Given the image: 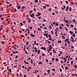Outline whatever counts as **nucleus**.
I'll return each mask as SVG.
<instances>
[{
	"label": "nucleus",
	"instance_id": "c85d7f7f",
	"mask_svg": "<svg viewBox=\"0 0 77 77\" xmlns=\"http://www.w3.org/2000/svg\"><path fill=\"white\" fill-rule=\"evenodd\" d=\"M52 55V52H51L50 53L49 55L51 56Z\"/></svg>",
	"mask_w": 77,
	"mask_h": 77
},
{
	"label": "nucleus",
	"instance_id": "ddd939ff",
	"mask_svg": "<svg viewBox=\"0 0 77 77\" xmlns=\"http://www.w3.org/2000/svg\"><path fill=\"white\" fill-rule=\"evenodd\" d=\"M66 23H67L68 24H69V22L68 21V20H66Z\"/></svg>",
	"mask_w": 77,
	"mask_h": 77
},
{
	"label": "nucleus",
	"instance_id": "79ce46f5",
	"mask_svg": "<svg viewBox=\"0 0 77 77\" xmlns=\"http://www.w3.org/2000/svg\"><path fill=\"white\" fill-rule=\"evenodd\" d=\"M66 26H67V27H69V25L68 24H66Z\"/></svg>",
	"mask_w": 77,
	"mask_h": 77
},
{
	"label": "nucleus",
	"instance_id": "bf43d9fd",
	"mask_svg": "<svg viewBox=\"0 0 77 77\" xmlns=\"http://www.w3.org/2000/svg\"><path fill=\"white\" fill-rule=\"evenodd\" d=\"M2 43L3 44H5V42H2Z\"/></svg>",
	"mask_w": 77,
	"mask_h": 77
},
{
	"label": "nucleus",
	"instance_id": "0eeeda50",
	"mask_svg": "<svg viewBox=\"0 0 77 77\" xmlns=\"http://www.w3.org/2000/svg\"><path fill=\"white\" fill-rule=\"evenodd\" d=\"M41 49H42V50H45L46 48L45 47H41Z\"/></svg>",
	"mask_w": 77,
	"mask_h": 77
},
{
	"label": "nucleus",
	"instance_id": "7c9ffc66",
	"mask_svg": "<svg viewBox=\"0 0 77 77\" xmlns=\"http://www.w3.org/2000/svg\"><path fill=\"white\" fill-rule=\"evenodd\" d=\"M71 41L72 42H74V39H72Z\"/></svg>",
	"mask_w": 77,
	"mask_h": 77
},
{
	"label": "nucleus",
	"instance_id": "680f3d73",
	"mask_svg": "<svg viewBox=\"0 0 77 77\" xmlns=\"http://www.w3.org/2000/svg\"><path fill=\"white\" fill-rule=\"evenodd\" d=\"M60 54H62V53H63V52L62 51H60Z\"/></svg>",
	"mask_w": 77,
	"mask_h": 77
},
{
	"label": "nucleus",
	"instance_id": "052dcab7",
	"mask_svg": "<svg viewBox=\"0 0 77 77\" xmlns=\"http://www.w3.org/2000/svg\"><path fill=\"white\" fill-rule=\"evenodd\" d=\"M73 63V61H71V65H72V64Z\"/></svg>",
	"mask_w": 77,
	"mask_h": 77
},
{
	"label": "nucleus",
	"instance_id": "69168bd1",
	"mask_svg": "<svg viewBox=\"0 0 77 77\" xmlns=\"http://www.w3.org/2000/svg\"><path fill=\"white\" fill-rule=\"evenodd\" d=\"M70 26H71L72 27H74V25H71Z\"/></svg>",
	"mask_w": 77,
	"mask_h": 77
},
{
	"label": "nucleus",
	"instance_id": "6ab92c4d",
	"mask_svg": "<svg viewBox=\"0 0 77 77\" xmlns=\"http://www.w3.org/2000/svg\"><path fill=\"white\" fill-rule=\"evenodd\" d=\"M37 53L38 54H39V53H40V50H38Z\"/></svg>",
	"mask_w": 77,
	"mask_h": 77
},
{
	"label": "nucleus",
	"instance_id": "20e7f679",
	"mask_svg": "<svg viewBox=\"0 0 77 77\" xmlns=\"http://www.w3.org/2000/svg\"><path fill=\"white\" fill-rule=\"evenodd\" d=\"M68 9H69V7L67 6L66 7V11H68Z\"/></svg>",
	"mask_w": 77,
	"mask_h": 77
},
{
	"label": "nucleus",
	"instance_id": "4468645a",
	"mask_svg": "<svg viewBox=\"0 0 77 77\" xmlns=\"http://www.w3.org/2000/svg\"><path fill=\"white\" fill-rule=\"evenodd\" d=\"M72 10V8H71L69 7V11L70 12H71Z\"/></svg>",
	"mask_w": 77,
	"mask_h": 77
},
{
	"label": "nucleus",
	"instance_id": "39448f33",
	"mask_svg": "<svg viewBox=\"0 0 77 77\" xmlns=\"http://www.w3.org/2000/svg\"><path fill=\"white\" fill-rule=\"evenodd\" d=\"M69 41V40L68 38H66V39H65V41L66 43L67 42Z\"/></svg>",
	"mask_w": 77,
	"mask_h": 77
},
{
	"label": "nucleus",
	"instance_id": "5fc2aeb1",
	"mask_svg": "<svg viewBox=\"0 0 77 77\" xmlns=\"http://www.w3.org/2000/svg\"><path fill=\"white\" fill-rule=\"evenodd\" d=\"M52 59L53 60H55V59L54 58H52Z\"/></svg>",
	"mask_w": 77,
	"mask_h": 77
},
{
	"label": "nucleus",
	"instance_id": "8fccbe9b",
	"mask_svg": "<svg viewBox=\"0 0 77 77\" xmlns=\"http://www.w3.org/2000/svg\"><path fill=\"white\" fill-rule=\"evenodd\" d=\"M73 22H74L75 23H76V22H75V19H74Z\"/></svg>",
	"mask_w": 77,
	"mask_h": 77
},
{
	"label": "nucleus",
	"instance_id": "9d476101",
	"mask_svg": "<svg viewBox=\"0 0 77 77\" xmlns=\"http://www.w3.org/2000/svg\"><path fill=\"white\" fill-rule=\"evenodd\" d=\"M30 35H31V36L32 37H35V35H33L32 34H31Z\"/></svg>",
	"mask_w": 77,
	"mask_h": 77
},
{
	"label": "nucleus",
	"instance_id": "c03bdc74",
	"mask_svg": "<svg viewBox=\"0 0 77 77\" xmlns=\"http://www.w3.org/2000/svg\"><path fill=\"white\" fill-rule=\"evenodd\" d=\"M33 10L35 12H36V8H33Z\"/></svg>",
	"mask_w": 77,
	"mask_h": 77
},
{
	"label": "nucleus",
	"instance_id": "4c0bfd02",
	"mask_svg": "<svg viewBox=\"0 0 77 77\" xmlns=\"http://www.w3.org/2000/svg\"><path fill=\"white\" fill-rule=\"evenodd\" d=\"M12 52L13 53V54H15V52L12 51Z\"/></svg>",
	"mask_w": 77,
	"mask_h": 77
},
{
	"label": "nucleus",
	"instance_id": "4d7b16f0",
	"mask_svg": "<svg viewBox=\"0 0 77 77\" xmlns=\"http://www.w3.org/2000/svg\"><path fill=\"white\" fill-rule=\"evenodd\" d=\"M1 20H4V18H3V17L1 18Z\"/></svg>",
	"mask_w": 77,
	"mask_h": 77
},
{
	"label": "nucleus",
	"instance_id": "5701e85b",
	"mask_svg": "<svg viewBox=\"0 0 77 77\" xmlns=\"http://www.w3.org/2000/svg\"><path fill=\"white\" fill-rule=\"evenodd\" d=\"M20 25L21 26H23V24L22 23H20Z\"/></svg>",
	"mask_w": 77,
	"mask_h": 77
},
{
	"label": "nucleus",
	"instance_id": "09e8293b",
	"mask_svg": "<svg viewBox=\"0 0 77 77\" xmlns=\"http://www.w3.org/2000/svg\"><path fill=\"white\" fill-rule=\"evenodd\" d=\"M48 37L49 38H51V36H50V35H48Z\"/></svg>",
	"mask_w": 77,
	"mask_h": 77
},
{
	"label": "nucleus",
	"instance_id": "f03ea898",
	"mask_svg": "<svg viewBox=\"0 0 77 77\" xmlns=\"http://www.w3.org/2000/svg\"><path fill=\"white\" fill-rule=\"evenodd\" d=\"M64 36H66V34H63L62 36H61V38H62L63 39H65V37Z\"/></svg>",
	"mask_w": 77,
	"mask_h": 77
},
{
	"label": "nucleus",
	"instance_id": "6e6d98bb",
	"mask_svg": "<svg viewBox=\"0 0 77 77\" xmlns=\"http://www.w3.org/2000/svg\"><path fill=\"white\" fill-rule=\"evenodd\" d=\"M44 29H45V30H47V28L46 27H44Z\"/></svg>",
	"mask_w": 77,
	"mask_h": 77
},
{
	"label": "nucleus",
	"instance_id": "a19ab883",
	"mask_svg": "<svg viewBox=\"0 0 77 77\" xmlns=\"http://www.w3.org/2000/svg\"><path fill=\"white\" fill-rule=\"evenodd\" d=\"M43 21L44 22H46V21H47V20L45 19H43Z\"/></svg>",
	"mask_w": 77,
	"mask_h": 77
},
{
	"label": "nucleus",
	"instance_id": "423d86ee",
	"mask_svg": "<svg viewBox=\"0 0 77 77\" xmlns=\"http://www.w3.org/2000/svg\"><path fill=\"white\" fill-rule=\"evenodd\" d=\"M34 13H32V14H30V16L31 17H33L34 16Z\"/></svg>",
	"mask_w": 77,
	"mask_h": 77
},
{
	"label": "nucleus",
	"instance_id": "393cba45",
	"mask_svg": "<svg viewBox=\"0 0 77 77\" xmlns=\"http://www.w3.org/2000/svg\"><path fill=\"white\" fill-rule=\"evenodd\" d=\"M55 60L56 62H58L59 61V60H58V59L57 58H56Z\"/></svg>",
	"mask_w": 77,
	"mask_h": 77
},
{
	"label": "nucleus",
	"instance_id": "ea45409f",
	"mask_svg": "<svg viewBox=\"0 0 77 77\" xmlns=\"http://www.w3.org/2000/svg\"><path fill=\"white\" fill-rule=\"evenodd\" d=\"M49 11H51V8H50L48 9Z\"/></svg>",
	"mask_w": 77,
	"mask_h": 77
},
{
	"label": "nucleus",
	"instance_id": "f3484780",
	"mask_svg": "<svg viewBox=\"0 0 77 77\" xmlns=\"http://www.w3.org/2000/svg\"><path fill=\"white\" fill-rule=\"evenodd\" d=\"M65 69L66 70H67V69H68V68L66 66L65 67Z\"/></svg>",
	"mask_w": 77,
	"mask_h": 77
},
{
	"label": "nucleus",
	"instance_id": "a878e982",
	"mask_svg": "<svg viewBox=\"0 0 77 77\" xmlns=\"http://www.w3.org/2000/svg\"><path fill=\"white\" fill-rule=\"evenodd\" d=\"M31 63H32H32H33V60L31 59Z\"/></svg>",
	"mask_w": 77,
	"mask_h": 77
},
{
	"label": "nucleus",
	"instance_id": "49530a36",
	"mask_svg": "<svg viewBox=\"0 0 77 77\" xmlns=\"http://www.w3.org/2000/svg\"><path fill=\"white\" fill-rule=\"evenodd\" d=\"M49 28L50 29H52V27L51 26H49Z\"/></svg>",
	"mask_w": 77,
	"mask_h": 77
},
{
	"label": "nucleus",
	"instance_id": "774afa93",
	"mask_svg": "<svg viewBox=\"0 0 77 77\" xmlns=\"http://www.w3.org/2000/svg\"><path fill=\"white\" fill-rule=\"evenodd\" d=\"M75 76H76V77H77V74H75Z\"/></svg>",
	"mask_w": 77,
	"mask_h": 77
},
{
	"label": "nucleus",
	"instance_id": "a18cd8bd",
	"mask_svg": "<svg viewBox=\"0 0 77 77\" xmlns=\"http://www.w3.org/2000/svg\"><path fill=\"white\" fill-rule=\"evenodd\" d=\"M65 3H66V4H68V1H65Z\"/></svg>",
	"mask_w": 77,
	"mask_h": 77
},
{
	"label": "nucleus",
	"instance_id": "603ef678",
	"mask_svg": "<svg viewBox=\"0 0 77 77\" xmlns=\"http://www.w3.org/2000/svg\"><path fill=\"white\" fill-rule=\"evenodd\" d=\"M43 9H45V8H46V7L45 6H43Z\"/></svg>",
	"mask_w": 77,
	"mask_h": 77
},
{
	"label": "nucleus",
	"instance_id": "37998d69",
	"mask_svg": "<svg viewBox=\"0 0 77 77\" xmlns=\"http://www.w3.org/2000/svg\"><path fill=\"white\" fill-rule=\"evenodd\" d=\"M60 56H61V54H60V53H59V54H58V56L59 57H60Z\"/></svg>",
	"mask_w": 77,
	"mask_h": 77
},
{
	"label": "nucleus",
	"instance_id": "c756f323",
	"mask_svg": "<svg viewBox=\"0 0 77 77\" xmlns=\"http://www.w3.org/2000/svg\"><path fill=\"white\" fill-rule=\"evenodd\" d=\"M55 25L56 26H59V24H58V23H56Z\"/></svg>",
	"mask_w": 77,
	"mask_h": 77
},
{
	"label": "nucleus",
	"instance_id": "3c124183",
	"mask_svg": "<svg viewBox=\"0 0 77 77\" xmlns=\"http://www.w3.org/2000/svg\"><path fill=\"white\" fill-rule=\"evenodd\" d=\"M63 7H64V8L65 9L66 8V6H65V5H63Z\"/></svg>",
	"mask_w": 77,
	"mask_h": 77
},
{
	"label": "nucleus",
	"instance_id": "a211bd4d",
	"mask_svg": "<svg viewBox=\"0 0 77 77\" xmlns=\"http://www.w3.org/2000/svg\"><path fill=\"white\" fill-rule=\"evenodd\" d=\"M57 42L58 43H61V42H62L61 41L59 40Z\"/></svg>",
	"mask_w": 77,
	"mask_h": 77
},
{
	"label": "nucleus",
	"instance_id": "864d4df0",
	"mask_svg": "<svg viewBox=\"0 0 77 77\" xmlns=\"http://www.w3.org/2000/svg\"><path fill=\"white\" fill-rule=\"evenodd\" d=\"M46 62H48V59H46Z\"/></svg>",
	"mask_w": 77,
	"mask_h": 77
},
{
	"label": "nucleus",
	"instance_id": "58836bf2",
	"mask_svg": "<svg viewBox=\"0 0 77 77\" xmlns=\"http://www.w3.org/2000/svg\"><path fill=\"white\" fill-rule=\"evenodd\" d=\"M71 39H74V38L72 36H71L70 37Z\"/></svg>",
	"mask_w": 77,
	"mask_h": 77
},
{
	"label": "nucleus",
	"instance_id": "412c9836",
	"mask_svg": "<svg viewBox=\"0 0 77 77\" xmlns=\"http://www.w3.org/2000/svg\"><path fill=\"white\" fill-rule=\"evenodd\" d=\"M74 67H75V68H77V65H75L74 66Z\"/></svg>",
	"mask_w": 77,
	"mask_h": 77
},
{
	"label": "nucleus",
	"instance_id": "72a5a7b5",
	"mask_svg": "<svg viewBox=\"0 0 77 77\" xmlns=\"http://www.w3.org/2000/svg\"><path fill=\"white\" fill-rule=\"evenodd\" d=\"M41 13L39 12L37 13V14L39 15L40 16V15H41Z\"/></svg>",
	"mask_w": 77,
	"mask_h": 77
},
{
	"label": "nucleus",
	"instance_id": "2f4dec72",
	"mask_svg": "<svg viewBox=\"0 0 77 77\" xmlns=\"http://www.w3.org/2000/svg\"><path fill=\"white\" fill-rule=\"evenodd\" d=\"M55 13H56V14H58V11H55Z\"/></svg>",
	"mask_w": 77,
	"mask_h": 77
},
{
	"label": "nucleus",
	"instance_id": "f257e3e1",
	"mask_svg": "<svg viewBox=\"0 0 77 77\" xmlns=\"http://www.w3.org/2000/svg\"><path fill=\"white\" fill-rule=\"evenodd\" d=\"M68 57V55H67L66 56V57H64V62H63V63H65L66 62V61L67 60V58Z\"/></svg>",
	"mask_w": 77,
	"mask_h": 77
},
{
	"label": "nucleus",
	"instance_id": "2eb2a0df",
	"mask_svg": "<svg viewBox=\"0 0 77 77\" xmlns=\"http://www.w3.org/2000/svg\"><path fill=\"white\" fill-rule=\"evenodd\" d=\"M35 3H38V0H35L34 1Z\"/></svg>",
	"mask_w": 77,
	"mask_h": 77
},
{
	"label": "nucleus",
	"instance_id": "e2e57ef3",
	"mask_svg": "<svg viewBox=\"0 0 77 77\" xmlns=\"http://www.w3.org/2000/svg\"><path fill=\"white\" fill-rule=\"evenodd\" d=\"M52 71H55V69H52Z\"/></svg>",
	"mask_w": 77,
	"mask_h": 77
},
{
	"label": "nucleus",
	"instance_id": "e433bc0d",
	"mask_svg": "<svg viewBox=\"0 0 77 77\" xmlns=\"http://www.w3.org/2000/svg\"><path fill=\"white\" fill-rule=\"evenodd\" d=\"M47 72H50V70H48L47 71Z\"/></svg>",
	"mask_w": 77,
	"mask_h": 77
},
{
	"label": "nucleus",
	"instance_id": "9b49d317",
	"mask_svg": "<svg viewBox=\"0 0 77 77\" xmlns=\"http://www.w3.org/2000/svg\"><path fill=\"white\" fill-rule=\"evenodd\" d=\"M53 51L54 53H56V52L54 49H53Z\"/></svg>",
	"mask_w": 77,
	"mask_h": 77
},
{
	"label": "nucleus",
	"instance_id": "f704fd0d",
	"mask_svg": "<svg viewBox=\"0 0 77 77\" xmlns=\"http://www.w3.org/2000/svg\"><path fill=\"white\" fill-rule=\"evenodd\" d=\"M59 27H60V29H61V30H62V26H60Z\"/></svg>",
	"mask_w": 77,
	"mask_h": 77
},
{
	"label": "nucleus",
	"instance_id": "de8ad7c7",
	"mask_svg": "<svg viewBox=\"0 0 77 77\" xmlns=\"http://www.w3.org/2000/svg\"><path fill=\"white\" fill-rule=\"evenodd\" d=\"M29 44V42H26V45H28V44Z\"/></svg>",
	"mask_w": 77,
	"mask_h": 77
},
{
	"label": "nucleus",
	"instance_id": "dca6fc26",
	"mask_svg": "<svg viewBox=\"0 0 77 77\" xmlns=\"http://www.w3.org/2000/svg\"><path fill=\"white\" fill-rule=\"evenodd\" d=\"M42 64V63L41 61H40L38 63V64H40V65H41Z\"/></svg>",
	"mask_w": 77,
	"mask_h": 77
},
{
	"label": "nucleus",
	"instance_id": "473e14b6",
	"mask_svg": "<svg viewBox=\"0 0 77 77\" xmlns=\"http://www.w3.org/2000/svg\"><path fill=\"white\" fill-rule=\"evenodd\" d=\"M20 8H21V6H19V7L17 8V9H20Z\"/></svg>",
	"mask_w": 77,
	"mask_h": 77
},
{
	"label": "nucleus",
	"instance_id": "13d9d810",
	"mask_svg": "<svg viewBox=\"0 0 77 77\" xmlns=\"http://www.w3.org/2000/svg\"><path fill=\"white\" fill-rule=\"evenodd\" d=\"M30 59H31V58L29 57L28 59V60H30Z\"/></svg>",
	"mask_w": 77,
	"mask_h": 77
},
{
	"label": "nucleus",
	"instance_id": "f8f14e48",
	"mask_svg": "<svg viewBox=\"0 0 77 77\" xmlns=\"http://www.w3.org/2000/svg\"><path fill=\"white\" fill-rule=\"evenodd\" d=\"M47 42L48 43V44H51V42H50V41L47 40Z\"/></svg>",
	"mask_w": 77,
	"mask_h": 77
},
{
	"label": "nucleus",
	"instance_id": "6e6552de",
	"mask_svg": "<svg viewBox=\"0 0 77 77\" xmlns=\"http://www.w3.org/2000/svg\"><path fill=\"white\" fill-rule=\"evenodd\" d=\"M23 62H24L25 64H26V65H27V64H29V63H26V61H25L24 60H23Z\"/></svg>",
	"mask_w": 77,
	"mask_h": 77
},
{
	"label": "nucleus",
	"instance_id": "4be33fe9",
	"mask_svg": "<svg viewBox=\"0 0 77 77\" xmlns=\"http://www.w3.org/2000/svg\"><path fill=\"white\" fill-rule=\"evenodd\" d=\"M29 29H30V30H32V29H33V28L32 26H30V27H29Z\"/></svg>",
	"mask_w": 77,
	"mask_h": 77
},
{
	"label": "nucleus",
	"instance_id": "cd10ccee",
	"mask_svg": "<svg viewBox=\"0 0 77 77\" xmlns=\"http://www.w3.org/2000/svg\"><path fill=\"white\" fill-rule=\"evenodd\" d=\"M72 36H73V37H75V33H73L72 35Z\"/></svg>",
	"mask_w": 77,
	"mask_h": 77
},
{
	"label": "nucleus",
	"instance_id": "c9c22d12",
	"mask_svg": "<svg viewBox=\"0 0 77 77\" xmlns=\"http://www.w3.org/2000/svg\"><path fill=\"white\" fill-rule=\"evenodd\" d=\"M69 59H70V56H69L68 57V61H69Z\"/></svg>",
	"mask_w": 77,
	"mask_h": 77
},
{
	"label": "nucleus",
	"instance_id": "0e129e2a",
	"mask_svg": "<svg viewBox=\"0 0 77 77\" xmlns=\"http://www.w3.org/2000/svg\"><path fill=\"white\" fill-rule=\"evenodd\" d=\"M54 8H55V9H57V8H58L57 7L55 6Z\"/></svg>",
	"mask_w": 77,
	"mask_h": 77
},
{
	"label": "nucleus",
	"instance_id": "b1692460",
	"mask_svg": "<svg viewBox=\"0 0 77 77\" xmlns=\"http://www.w3.org/2000/svg\"><path fill=\"white\" fill-rule=\"evenodd\" d=\"M22 9H25L26 8V7L25 6H23L22 7Z\"/></svg>",
	"mask_w": 77,
	"mask_h": 77
},
{
	"label": "nucleus",
	"instance_id": "338daca9",
	"mask_svg": "<svg viewBox=\"0 0 77 77\" xmlns=\"http://www.w3.org/2000/svg\"><path fill=\"white\" fill-rule=\"evenodd\" d=\"M61 9H62V10H64V8H63V7H62V8H61Z\"/></svg>",
	"mask_w": 77,
	"mask_h": 77
},
{
	"label": "nucleus",
	"instance_id": "1a4fd4ad",
	"mask_svg": "<svg viewBox=\"0 0 77 77\" xmlns=\"http://www.w3.org/2000/svg\"><path fill=\"white\" fill-rule=\"evenodd\" d=\"M69 33L71 35H72V34H73V32H72L71 31H70L69 32Z\"/></svg>",
	"mask_w": 77,
	"mask_h": 77
},
{
	"label": "nucleus",
	"instance_id": "bb28decb",
	"mask_svg": "<svg viewBox=\"0 0 77 77\" xmlns=\"http://www.w3.org/2000/svg\"><path fill=\"white\" fill-rule=\"evenodd\" d=\"M38 30H39V31H41V29H40V28H38Z\"/></svg>",
	"mask_w": 77,
	"mask_h": 77
},
{
	"label": "nucleus",
	"instance_id": "aec40b11",
	"mask_svg": "<svg viewBox=\"0 0 77 77\" xmlns=\"http://www.w3.org/2000/svg\"><path fill=\"white\" fill-rule=\"evenodd\" d=\"M9 72L10 73L11 72H12V71L11 70V69H9Z\"/></svg>",
	"mask_w": 77,
	"mask_h": 77
},
{
	"label": "nucleus",
	"instance_id": "7ed1b4c3",
	"mask_svg": "<svg viewBox=\"0 0 77 77\" xmlns=\"http://www.w3.org/2000/svg\"><path fill=\"white\" fill-rule=\"evenodd\" d=\"M49 51H51L52 49V46H51V45H50L49 46Z\"/></svg>",
	"mask_w": 77,
	"mask_h": 77
}]
</instances>
